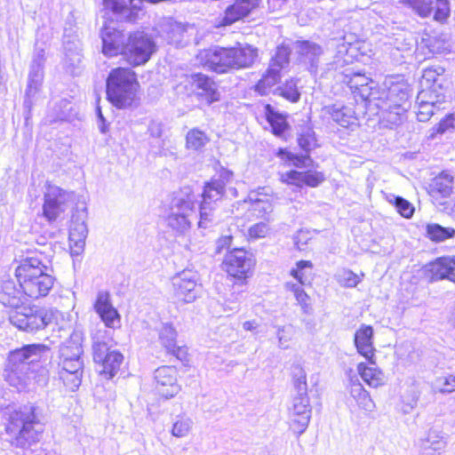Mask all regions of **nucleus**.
<instances>
[{"label": "nucleus", "instance_id": "1", "mask_svg": "<svg viewBox=\"0 0 455 455\" xmlns=\"http://www.w3.org/2000/svg\"><path fill=\"white\" fill-rule=\"evenodd\" d=\"M25 294L13 279L0 282V303L12 308L9 314L10 323L20 331L36 333L45 329L55 318V312L44 307H22Z\"/></svg>", "mask_w": 455, "mask_h": 455}, {"label": "nucleus", "instance_id": "2", "mask_svg": "<svg viewBox=\"0 0 455 455\" xmlns=\"http://www.w3.org/2000/svg\"><path fill=\"white\" fill-rule=\"evenodd\" d=\"M257 57L258 49L250 44H239L232 48L215 46L197 54V60L204 67L220 74L250 68Z\"/></svg>", "mask_w": 455, "mask_h": 455}, {"label": "nucleus", "instance_id": "3", "mask_svg": "<svg viewBox=\"0 0 455 455\" xmlns=\"http://www.w3.org/2000/svg\"><path fill=\"white\" fill-rule=\"evenodd\" d=\"M52 268L42 259L33 256L21 260L15 275L25 296L38 299L46 296L54 283Z\"/></svg>", "mask_w": 455, "mask_h": 455}, {"label": "nucleus", "instance_id": "4", "mask_svg": "<svg viewBox=\"0 0 455 455\" xmlns=\"http://www.w3.org/2000/svg\"><path fill=\"white\" fill-rule=\"evenodd\" d=\"M380 118L387 126L400 124L408 108L409 85L400 76L386 78L380 88Z\"/></svg>", "mask_w": 455, "mask_h": 455}, {"label": "nucleus", "instance_id": "5", "mask_svg": "<svg viewBox=\"0 0 455 455\" xmlns=\"http://www.w3.org/2000/svg\"><path fill=\"white\" fill-rule=\"evenodd\" d=\"M34 406H25L11 413L6 432L13 437L17 447L26 448L39 441L44 425Z\"/></svg>", "mask_w": 455, "mask_h": 455}, {"label": "nucleus", "instance_id": "6", "mask_svg": "<svg viewBox=\"0 0 455 455\" xmlns=\"http://www.w3.org/2000/svg\"><path fill=\"white\" fill-rule=\"evenodd\" d=\"M138 86L136 74L131 68H114L107 79L108 99L118 108L131 107L135 100Z\"/></svg>", "mask_w": 455, "mask_h": 455}, {"label": "nucleus", "instance_id": "7", "mask_svg": "<svg viewBox=\"0 0 455 455\" xmlns=\"http://www.w3.org/2000/svg\"><path fill=\"white\" fill-rule=\"evenodd\" d=\"M156 51L153 38L143 31L130 33L122 56L132 67L146 64Z\"/></svg>", "mask_w": 455, "mask_h": 455}, {"label": "nucleus", "instance_id": "8", "mask_svg": "<svg viewBox=\"0 0 455 455\" xmlns=\"http://www.w3.org/2000/svg\"><path fill=\"white\" fill-rule=\"evenodd\" d=\"M194 196L190 195L175 196L169 207L166 217L168 227L177 233L183 234L190 228L196 216Z\"/></svg>", "mask_w": 455, "mask_h": 455}, {"label": "nucleus", "instance_id": "9", "mask_svg": "<svg viewBox=\"0 0 455 455\" xmlns=\"http://www.w3.org/2000/svg\"><path fill=\"white\" fill-rule=\"evenodd\" d=\"M76 197L74 192L48 183L44 196V216L50 222L57 220L73 204Z\"/></svg>", "mask_w": 455, "mask_h": 455}, {"label": "nucleus", "instance_id": "10", "mask_svg": "<svg viewBox=\"0 0 455 455\" xmlns=\"http://www.w3.org/2000/svg\"><path fill=\"white\" fill-rule=\"evenodd\" d=\"M100 332L92 338L93 360L101 367L100 374L111 379L119 371L124 356L118 351H110L108 342L100 339Z\"/></svg>", "mask_w": 455, "mask_h": 455}, {"label": "nucleus", "instance_id": "11", "mask_svg": "<svg viewBox=\"0 0 455 455\" xmlns=\"http://www.w3.org/2000/svg\"><path fill=\"white\" fill-rule=\"evenodd\" d=\"M198 275L191 270H184L172 278L173 298L177 302L192 303L199 296Z\"/></svg>", "mask_w": 455, "mask_h": 455}, {"label": "nucleus", "instance_id": "12", "mask_svg": "<svg viewBox=\"0 0 455 455\" xmlns=\"http://www.w3.org/2000/svg\"><path fill=\"white\" fill-rule=\"evenodd\" d=\"M225 194L223 184L220 181H211L204 187L203 201L200 205V228H206L207 223L212 221V212L217 203L222 199Z\"/></svg>", "mask_w": 455, "mask_h": 455}, {"label": "nucleus", "instance_id": "13", "mask_svg": "<svg viewBox=\"0 0 455 455\" xmlns=\"http://www.w3.org/2000/svg\"><path fill=\"white\" fill-rule=\"evenodd\" d=\"M313 264L311 261L299 260L296 264V268L291 270V275L299 282V283H287L286 288L292 291L298 304L301 307V311L306 315L313 314V307L310 303L309 296L302 289V285L305 284L306 280L304 279L303 270L306 267H312Z\"/></svg>", "mask_w": 455, "mask_h": 455}, {"label": "nucleus", "instance_id": "14", "mask_svg": "<svg viewBox=\"0 0 455 455\" xmlns=\"http://www.w3.org/2000/svg\"><path fill=\"white\" fill-rule=\"evenodd\" d=\"M128 35L116 28L113 22L105 24L100 31L102 41V53L108 57L123 54Z\"/></svg>", "mask_w": 455, "mask_h": 455}, {"label": "nucleus", "instance_id": "15", "mask_svg": "<svg viewBox=\"0 0 455 455\" xmlns=\"http://www.w3.org/2000/svg\"><path fill=\"white\" fill-rule=\"evenodd\" d=\"M311 408L307 395H297L291 408V428L298 435H302L310 421Z\"/></svg>", "mask_w": 455, "mask_h": 455}, {"label": "nucleus", "instance_id": "16", "mask_svg": "<svg viewBox=\"0 0 455 455\" xmlns=\"http://www.w3.org/2000/svg\"><path fill=\"white\" fill-rule=\"evenodd\" d=\"M76 212V214L72 215L69 228L68 239L72 255H80L84 251L88 235L85 207Z\"/></svg>", "mask_w": 455, "mask_h": 455}, {"label": "nucleus", "instance_id": "17", "mask_svg": "<svg viewBox=\"0 0 455 455\" xmlns=\"http://www.w3.org/2000/svg\"><path fill=\"white\" fill-rule=\"evenodd\" d=\"M223 266L230 275L241 279L246 277L253 266V261L243 249L235 248L226 254Z\"/></svg>", "mask_w": 455, "mask_h": 455}, {"label": "nucleus", "instance_id": "18", "mask_svg": "<svg viewBox=\"0 0 455 455\" xmlns=\"http://www.w3.org/2000/svg\"><path fill=\"white\" fill-rule=\"evenodd\" d=\"M177 373L172 366H162L155 371L156 389L161 396L169 399L180 392Z\"/></svg>", "mask_w": 455, "mask_h": 455}, {"label": "nucleus", "instance_id": "19", "mask_svg": "<svg viewBox=\"0 0 455 455\" xmlns=\"http://www.w3.org/2000/svg\"><path fill=\"white\" fill-rule=\"evenodd\" d=\"M94 309L106 327L110 329L120 328L121 317L117 310L113 307L108 292L105 291L98 292Z\"/></svg>", "mask_w": 455, "mask_h": 455}, {"label": "nucleus", "instance_id": "20", "mask_svg": "<svg viewBox=\"0 0 455 455\" xmlns=\"http://www.w3.org/2000/svg\"><path fill=\"white\" fill-rule=\"evenodd\" d=\"M323 112L328 115L333 122L337 124L345 127L352 128L357 125V116L354 108V104H344L342 102H336L334 104L325 106Z\"/></svg>", "mask_w": 455, "mask_h": 455}, {"label": "nucleus", "instance_id": "21", "mask_svg": "<svg viewBox=\"0 0 455 455\" xmlns=\"http://www.w3.org/2000/svg\"><path fill=\"white\" fill-rule=\"evenodd\" d=\"M432 96L433 91L429 90H422L417 96L415 113L419 122L428 121L435 110L440 109L441 105L444 103L445 96L443 93L435 95V100H428Z\"/></svg>", "mask_w": 455, "mask_h": 455}, {"label": "nucleus", "instance_id": "22", "mask_svg": "<svg viewBox=\"0 0 455 455\" xmlns=\"http://www.w3.org/2000/svg\"><path fill=\"white\" fill-rule=\"evenodd\" d=\"M293 50L300 62L309 65L312 72L316 70L319 59L323 52L321 45L308 40H298L293 44Z\"/></svg>", "mask_w": 455, "mask_h": 455}, {"label": "nucleus", "instance_id": "23", "mask_svg": "<svg viewBox=\"0 0 455 455\" xmlns=\"http://www.w3.org/2000/svg\"><path fill=\"white\" fill-rule=\"evenodd\" d=\"M188 25L173 20H166L162 26V36L175 47H184L189 41Z\"/></svg>", "mask_w": 455, "mask_h": 455}, {"label": "nucleus", "instance_id": "24", "mask_svg": "<svg viewBox=\"0 0 455 455\" xmlns=\"http://www.w3.org/2000/svg\"><path fill=\"white\" fill-rule=\"evenodd\" d=\"M354 342L357 352L368 360L370 364H375V349L373 347V329L363 324L355 333Z\"/></svg>", "mask_w": 455, "mask_h": 455}, {"label": "nucleus", "instance_id": "25", "mask_svg": "<svg viewBox=\"0 0 455 455\" xmlns=\"http://www.w3.org/2000/svg\"><path fill=\"white\" fill-rule=\"evenodd\" d=\"M453 181V176L443 172L431 180L427 187V193L436 202L446 199L452 194Z\"/></svg>", "mask_w": 455, "mask_h": 455}, {"label": "nucleus", "instance_id": "26", "mask_svg": "<svg viewBox=\"0 0 455 455\" xmlns=\"http://www.w3.org/2000/svg\"><path fill=\"white\" fill-rule=\"evenodd\" d=\"M259 4L260 0H235L226 9L222 25H231L245 18L252 10L259 7Z\"/></svg>", "mask_w": 455, "mask_h": 455}, {"label": "nucleus", "instance_id": "27", "mask_svg": "<svg viewBox=\"0 0 455 455\" xmlns=\"http://www.w3.org/2000/svg\"><path fill=\"white\" fill-rule=\"evenodd\" d=\"M430 280H449L455 283V256L437 258L429 265Z\"/></svg>", "mask_w": 455, "mask_h": 455}, {"label": "nucleus", "instance_id": "28", "mask_svg": "<svg viewBox=\"0 0 455 455\" xmlns=\"http://www.w3.org/2000/svg\"><path fill=\"white\" fill-rule=\"evenodd\" d=\"M416 447L420 455H441L446 447V441L435 430H429L419 438Z\"/></svg>", "mask_w": 455, "mask_h": 455}, {"label": "nucleus", "instance_id": "29", "mask_svg": "<svg viewBox=\"0 0 455 455\" xmlns=\"http://www.w3.org/2000/svg\"><path fill=\"white\" fill-rule=\"evenodd\" d=\"M47 347L41 344H30L24 346L20 349H16L9 355V363L12 365L16 364H29L45 352Z\"/></svg>", "mask_w": 455, "mask_h": 455}, {"label": "nucleus", "instance_id": "30", "mask_svg": "<svg viewBox=\"0 0 455 455\" xmlns=\"http://www.w3.org/2000/svg\"><path fill=\"white\" fill-rule=\"evenodd\" d=\"M103 4L117 19L133 21L137 17L139 9L134 0H103Z\"/></svg>", "mask_w": 455, "mask_h": 455}, {"label": "nucleus", "instance_id": "31", "mask_svg": "<svg viewBox=\"0 0 455 455\" xmlns=\"http://www.w3.org/2000/svg\"><path fill=\"white\" fill-rule=\"evenodd\" d=\"M357 371L363 380L371 387L376 388L385 383V375L378 367H376V363H369V365H367L364 363H360L357 365Z\"/></svg>", "mask_w": 455, "mask_h": 455}, {"label": "nucleus", "instance_id": "32", "mask_svg": "<svg viewBox=\"0 0 455 455\" xmlns=\"http://www.w3.org/2000/svg\"><path fill=\"white\" fill-rule=\"evenodd\" d=\"M192 81L196 88L202 90L199 94L205 96L209 103L219 100L220 93L217 91L216 84L207 76L195 74L192 76Z\"/></svg>", "mask_w": 455, "mask_h": 455}, {"label": "nucleus", "instance_id": "33", "mask_svg": "<svg viewBox=\"0 0 455 455\" xmlns=\"http://www.w3.org/2000/svg\"><path fill=\"white\" fill-rule=\"evenodd\" d=\"M355 94L366 102L368 109L371 111L377 109L380 112V104L384 101H381L380 88H377L375 83L360 87Z\"/></svg>", "mask_w": 455, "mask_h": 455}, {"label": "nucleus", "instance_id": "34", "mask_svg": "<svg viewBox=\"0 0 455 455\" xmlns=\"http://www.w3.org/2000/svg\"><path fill=\"white\" fill-rule=\"evenodd\" d=\"M83 354L82 338L77 332H73L60 348V359H81Z\"/></svg>", "mask_w": 455, "mask_h": 455}, {"label": "nucleus", "instance_id": "35", "mask_svg": "<svg viewBox=\"0 0 455 455\" xmlns=\"http://www.w3.org/2000/svg\"><path fill=\"white\" fill-rule=\"evenodd\" d=\"M445 69L441 66H433L424 69L421 84L426 88H439L442 90V82Z\"/></svg>", "mask_w": 455, "mask_h": 455}, {"label": "nucleus", "instance_id": "36", "mask_svg": "<svg viewBox=\"0 0 455 455\" xmlns=\"http://www.w3.org/2000/svg\"><path fill=\"white\" fill-rule=\"evenodd\" d=\"M44 79V68L40 64H31L28 74V86L26 89V97L33 98L39 91Z\"/></svg>", "mask_w": 455, "mask_h": 455}, {"label": "nucleus", "instance_id": "37", "mask_svg": "<svg viewBox=\"0 0 455 455\" xmlns=\"http://www.w3.org/2000/svg\"><path fill=\"white\" fill-rule=\"evenodd\" d=\"M350 395L363 410L366 411H372L374 410V402L361 383L355 382L351 384Z\"/></svg>", "mask_w": 455, "mask_h": 455}, {"label": "nucleus", "instance_id": "38", "mask_svg": "<svg viewBox=\"0 0 455 455\" xmlns=\"http://www.w3.org/2000/svg\"><path fill=\"white\" fill-rule=\"evenodd\" d=\"M275 68H276L268 67L266 74L255 85V90L260 95L268 94L272 91L273 86H275L280 81V72L277 71Z\"/></svg>", "mask_w": 455, "mask_h": 455}, {"label": "nucleus", "instance_id": "39", "mask_svg": "<svg viewBox=\"0 0 455 455\" xmlns=\"http://www.w3.org/2000/svg\"><path fill=\"white\" fill-rule=\"evenodd\" d=\"M330 44L331 46H335L337 49L334 60L336 68L339 66L341 67L343 64H347L352 61L353 53L350 52L353 50V48L350 44H347L344 41V38L340 40L332 39Z\"/></svg>", "mask_w": 455, "mask_h": 455}, {"label": "nucleus", "instance_id": "40", "mask_svg": "<svg viewBox=\"0 0 455 455\" xmlns=\"http://www.w3.org/2000/svg\"><path fill=\"white\" fill-rule=\"evenodd\" d=\"M209 140L210 139L204 132L198 128H193L186 135V148L188 150L200 151Z\"/></svg>", "mask_w": 455, "mask_h": 455}, {"label": "nucleus", "instance_id": "41", "mask_svg": "<svg viewBox=\"0 0 455 455\" xmlns=\"http://www.w3.org/2000/svg\"><path fill=\"white\" fill-rule=\"evenodd\" d=\"M426 231L427 236L435 243L444 242L455 236V229L453 228H444L436 223L427 224Z\"/></svg>", "mask_w": 455, "mask_h": 455}, {"label": "nucleus", "instance_id": "42", "mask_svg": "<svg viewBox=\"0 0 455 455\" xmlns=\"http://www.w3.org/2000/svg\"><path fill=\"white\" fill-rule=\"evenodd\" d=\"M265 110L267 120L270 124L274 134L280 136L287 128L285 117L275 112L270 105H267Z\"/></svg>", "mask_w": 455, "mask_h": 455}, {"label": "nucleus", "instance_id": "43", "mask_svg": "<svg viewBox=\"0 0 455 455\" xmlns=\"http://www.w3.org/2000/svg\"><path fill=\"white\" fill-rule=\"evenodd\" d=\"M192 427L193 420L188 416H177L173 421L171 433L175 437L183 438L189 435Z\"/></svg>", "mask_w": 455, "mask_h": 455}, {"label": "nucleus", "instance_id": "44", "mask_svg": "<svg viewBox=\"0 0 455 455\" xmlns=\"http://www.w3.org/2000/svg\"><path fill=\"white\" fill-rule=\"evenodd\" d=\"M343 82L348 85L354 93H355L360 87H363L367 84H374L371 79L366 77L364 75L349 69L346 70Z\"/></svg>", "mask_w": 455, "mask_h": 455}, {"label": "nucleus", "instance_id": "45", "mask_svg": "<svg viewBox=\"0 0 455 455\" xmlns=\"http://www.w3.org/2000/svg\"><path fill=\"white\" fill-rule=\"evenodd\" d=\"M273 92L274 94L283 97L292 103L299 101L300 98V93L298 91L297 83L293 79L287 81L282 86L276 87Z\"/></svg>", "mask_w": 455, "mask_h": 455}, {"label": "nucleus", "instance_id": "46", "mask_svg": "<svg viewBox=\"0 0 455 455\" xmlns=\"http://www.w3.org/2000/svg\"><path fill=\"white\" fill-rule=\"evenodd\" d=\"M291 49L289 46L281 44L276 48L275 55L272 57L269 68H276L275 69L279 72L286 66L290 61Z\"/></svg>", "mask_w": 455, "mask_h": 455}, {"label": "nucleus", "instance_id": "47", "mask_svg": "<svg viewBox=\"0 0 455 455\" xmlns=\"http://www.w3.org/2000/svg\"><path fill=\"white\" fill-rule=\"evenodd\" d=\"M177 332L171 323H163L159 330V340L162 346L167 349H173L176 343Z\"/></svg>", "mask_w": 455, "mask_h": 455}, {"label": "nucleus", "instance_id": "48", "mask_svg": "<svg viewBox=\"0 0 455 455\" xmlns=\"http://www.w3.org/2000/svg\"><path fill=\"white\" fill-rule=\"evenodd\" d=\"M298 143L301 149H303L307 153H308L315 148V132L310 126H304L299 132Z\"/></svg>", "mask_w": 455, "mask_h": 455}, {"label": "nucleus", "instance_id": "49", "mask_svg": "<svg viewBox=\"0 0 455 455\" xmlns=\"http://www.w3.org/2000/svg\"><path fill=\"white\" fill-rule=\"evenodd\" d=\"M423 41L433 54H442L450 51V44L444 38L428 36Z\"/></svg>", "mask_w": 455, "mask_h": 455}, {"label": "nucleus", "instance_id": "50", "mask_svg": "<svg viewBox=\"0 0 455 455\" xmlns=\"http://www.w3.org/2000/svg\"><path fill=\"white\" fill-rule=\"evenodd\" d=\"M336 279L341 286L346 288H354L362 281L360 275L347 268L339 270L336 275Z\"/></svg>", "mask_w": 455, "mask_h": 455}, {"label": "nucleus", "instance_id": "51", "mask_svg": "<svg viewBox=\"0 0 455 455\" xmlns=\"http://www.w3.org/2000/svg\"><path fill=\"white\" fill-rule=\"evenodd\" d=\"M82 375L83 372L59 371V379L70 392L76 391L80 387Z\"/></svg>", "mask_w": 455, "mask_h": 455}, {"label": "nucleus", "instance_id": "52", "mask_svg": "<svg viewBox=\"0 0 455 455\" xmlns=\"http://www.w3.org/2000/svg\"><path fill=\"white\" fill-rule=\"evenodd\" d=\"M432 389L435 393L448 394L455 391V376L437 378L432 384Z\"/></svg>", "mask_w": 455, "mask_h": 455}, {"label": "nucleus", "instance_id": "53", "mask_svg": "<svg viewBox=\"0 0 455 455\" xmlns=\"http://www.w3.org/2000/svg\"><path fill=\"white\" fill-rule=\"evenodd\" d=\"M293 379L297 395H307V374L299 364L293 366Z\"/></svg>", "mask_w": 455, "mask_h": 455}, {"label": "nucleus", "instance_id": "54", "mask_svg": "<svg viewBox=\"0 0 455 455\" xmlns=\"http://www.w3.org/2000/svg\"><path fill=\"white\" fill-rule=\"evenodd\" d=\"M389 202L394 204L396 211L404 218H411L414 213V207L413 205L407 201L406 199L396 196H391L389 198Z\"/></svg>", "mask_w": 455, "mask_h": 455}, {"label": "nucleus", "instance_id": "55", "mask_svg": "<svg viewBox=\"0 0 455 455\" xmlns=\"http://www.w3.org/2000/svg\"><path fill=\"white\" fill-rule=\"evenodd\" d=\"M419 16L427 17L433 11L432 0H403Z\"/></svg>", "mask_w": 455, "mask_h": 455}, {"label": "nucleus", "instance_id": "56", "mask_svg": "<svg viewBox=\"0 0 455 455\" xmlns=\"http://www.w3.org/2000/svg\"><path fill=\"white\" fill-rule=\"evenodd\" d=\"M270 232V227L266 221H259L251 225L248 229V235L251 239L265 238Z\"/></svg>", "mask_w": 455, "mask_h": 455}, {"label": "nucleus", "instance_id": "57", "mask_svg": "<svg viewBox=\"0 0 455 455\" xmlns=\"http://www.w3.org/2000/svg\"><path fill=\"white\" fill-rule=\"evenodd\" d=\"M324 180V176L322 172H302V186L315 188Z\"/></svg>", "mask_w": 455, "mask_h": 455}, {"label": "nucleus", "instance_id": "58", "mask_svg": "<svg viewBox=\"0 0 455 455\" xmlns=\"http://www.w3.org/2000/svg\"><path fill=\"white\" fill-rule=\"evenodd\" d=\"M60 371L83 372L84 363L82 359H60Z\"/></svg>", "mask_w": 455, "mask_h": 455}, {"label": "nucleus", "instance_id": "59", "mask_svg": "<svg viewBox=\"0 0 455 455\" xmlns=\"http://www.w3.org/2000/svg\"><path fill=\"white\" fill-rule=\"evenodd\" d=\"M434 18L438 21H443L450 14V7L448 0H436L435 7Z\"/></svg>", "mask_w": 455, "mask_h": 455}, {"label": "nucleus", "instance_id": "60", "mask_svg": "<svg viewBox=\"0 0 455 455\" xmlns=\"http://www.w3.org/2000/svg\"><path fill=\"white\" fill-rule=\"evenodd\" d=\"M249 213L256 217H260L263 214L271 211V205L267 201L256 200L251 203Z\"/></svg>", "mask_w": 455, "mask_h": 455}, {"label": "nucleus", "instance_id": "61", "mask_svg": "<svg viewBox=\"0 0 455 455\" xmlns=\"http://www.w3.org/2000/svg\"><path fill=\"white\" fill-rule=\"evenodd\" d=\"M281 180L283 183L302 187V172L290 171L281 174Z\"/></svg>", "mask_w": 455, "mask_h": 455}, {"label": "nucleus", "instance_id": "62", "mask_svg": "<svg viewBox=\"0 0 455 455\" xmlns=\"http://www.w3.org/2000/svg\"><path fill=\"white\" fill-rule=\"evenodd\" d=\"M291 327H279L277 330V338L279 340V347L282 349L288 348V342L291 339Z\"/></svg>", "mask_w": 455, "mask_h": 455}, {"label": "nucleus", "instance_id": "63", "mask_svg": "<svg viewBox=\"0 0 455 455\" xmlns=\"http://www.w3.org/2000/svg\"><path fill=\"white\" fill-rule=\"evenodd\" d=\"M311 239L310 233L307 230L300 229L293 236L294 244L297 249L303 250V246Z\"/></svg>", "mask_w": 455, "mask_h": 455}, {"label": "nucleus", "instance_id": "64", "mask_svg": "<svg viewBox=\"0 0 455 455\" xmlns=\"http://www.w3.org/2000/svg\"><path fill=\"white\" fill-rule=\"evenodd\" d=\"M451 128H455V117L453 115L447 116L444 119H442L436 127L438 133H444Z\"/></svg>", "mask_w": 455, "mask_h": 455}]
</instances>
